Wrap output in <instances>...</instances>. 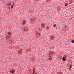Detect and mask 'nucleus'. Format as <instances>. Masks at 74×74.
<instances>
[{
  "label": "nucleus",
  "mask_w": 74,
  "mask_h": 74,
  "mask_svg": "<svg viewBox=\"0 0 74 74\" xmlns=\"http://www.w3.org/2000/svg\"><path fill=\"white\" fill-rule=\"evenodd\" d=\"M15 72V71L14 70H12L10 71V73H14Z\"/></svg>",
  "instance_id": "f257e3e1"
},
{
  "label": "nucleus",
  "mask_w": 74,
  "mask_h": 74,
  "mask_svg": "<svg viewBox=\"0 0 74 74\" xmlns=\"http://www.w3.org/2000/svg\"><path fill=\"white\" fill-rule=\"evenodd\" d=\"M41 26L42 27H45V25H44V24H42V25H41Z\"/></svg>",
  "instance_id": "f03ea898"
},
{
  "label": "nucleus",
  "mask_w": 74,
  "mask_h": 74,
  "mask_svg": "<svg viewBox=\"0 0 74 74\" xmlns=\"http://www.w3.org/2000/svg\"><path fill=\"white\" fill-rule=\"evenodd\" d=\"M62 60L63 61H65V60H66V58L64 57H63L62 58Z\"/></svg>",
  "instance_id": "7ed1b4c3"
},
{
  "label": "nucleus",
  "mask_w": 74,
  "mask_h": 74,
  "mask_svg": "<svg viewBox=\"0 0 74 74\" xmlns=\"http://www.w3.org/2000/svg\"><path fill=\"white\" fill-rule=\"evenodd\" d=\"M25 22H26V21L24 20L23 22V24L24 25L25 23Z\"/></svg>",
  "instance_id": "20e7f679"
},
{
  "label": "nucleus",
  "mask_w": 74,
  "mask_h": 74,
  "mask_svg": "<svg viewBox=\"0 0 74 74\" xmlns=\"http://www.w3.org/2000/svg\"><path fill=\"white\" fill-rule=\"evenodd\" d=\"M47 29V30H48L49 29V26H48L46 28Z\"/></svg>",
  "instance_id": "39448f33"
},
{
  "label": "nucleus",
  "mask_w": 74,
  "mask_h": 74,
  "mask_svg": "<svg viewBox=\"0 0 74 74\" xmlns=\"http://www.w3.org/2000/svg\"><path fill=\"white\" fill-rule=\"evenodd\" d=\"M11 8H13V7H14V6H13V5H12L11 6Z\"/></svg>",
  "instance_id": "423d86ee"
},
{
  "label": "nucleus",
  "mask_w": 74,
  "mask_h": 74,
  "mask_svg": "<svg viewBox=\"0 0 74 74\" xmlns=\"http://www.w3.org/2000/svg\"><path fill=\"white\" fill-rule=\"evenodd\" d=\"M71 41L72 42H73V43L74 42V40H71Z\"/></svg>",
  "instance_id": "0eeeda50"
},
{
  "label": "nucleus",
  "mask_w": 74,
  "mask_h": 74,
  "mask_svg": "<svg viewBox=\"0 0 74 74\" xmlns=\"http://www.w3.org/2000/svg\"><path fill=\"white\" fill-rule=\"evenodd\" d=\"M8 34H9V35H11V32H8Z\"/></svg>",
  "instance_id": "6e6552de"
},
{
  "label": "nucleus",
  "mask_w": 74,
  "mask_h": 74,
  "mask_svg": "<svg viewBox=\"0 0 74 74\" xmlns=\"http://www.w3.org/2000/svg\"><path fill=\"white\" fill-rule=\"evenodd\" d=\"M53 26V27H56V25L54 24Z\"/></svg>",
  "instance_id": "1a4fd4ad"
},
{
  "label": "nucleus",
  "mask_w": 74,
  "mask_h": 74,
  "mask_svg": "<svg viewBox=\"0 0 74 74\" xmlns=\"http://www.w3.org/2000/svg\"><path fill=\"white\" fill-rule=\"evenodd\" d=\"M65 6H67V3H65Z\"/></svg>",
  "instance_id": "9d476101"
},
{
  "label": "nucleus",
  "mask_w": 74,
  "mask_h": 74,
  "mask_svg": "<svg viewBox=\"0 0 74 74\" xmlns=\"http://www.w3.org/2000/svg\"><path fill=\"white\" fill-rule=\"evenodd\" d=\"M9 5H11V3H10L9 4Z\"/></svg>",
  "instance_id": "9b49d317"
},
{
  "label": "nucleus",
  "mask_w": 74,
  "mask_h": 74,
  "mask_svg": "<svg viewBox=\"0 0 74 74\" xmlns=\"http://www.w3.org/2000/svg\"><path fill=\"white\" fill-rule=\"evenodd\" d=\"M72 67V66H71V65H70V68Z\"/></svg>",
  "instance_id": "f8f14e48"
},
{
  "label": "nucleus",
  "mask_w": 74,
  "mask_h": 74,
  "mask_svg": "<svg viewBox=\"0 0 74 74\" xmlns=\"http://www.w3.org/2000/svg\"><path fill=\"white\" fill-rule=\"evenodd\" d=\"M33 71L34 72L35 71V70L34 69H33Z\"/></svg>",
  "instance_id": "ddd939ff"
},
{
  "label": "nucleus",
  "mask_w": 74,
  "mask_h": 74,
  "mask_svg": "<svg viewBox=\"0 0 74 74\" xmlns=\"http://www.w3.org/2000/svg\"><path fill=\"white\" fill-rule=\"evenodd\" d=\"M24 31H25L26 30V29H24Z\"/></svg>",
  "instance_id": "4468645a"
},
{
  "label": "nucleus",
  "mask_w": 74,
  "mask_h": 74,
  "mask_svg": "<svg viewBox=\"0 0 74 74\" xmlns=\"http://www.w3.org/2000/svg\"><path fill=\"white\" fill-rule=\"evenodd\" d=\"M51 59H51V58H50V59H49V60H51Z\"/></svg>",
  "instance_id": "2eb2a0df"
},
{
  "label": "nucleus",
  "mask_w": 74,
  "mask_h": 74,
  "mask_svg": "<svg viewBox=\"0 0 74 74\" xmlns=\"http://www.w3.org/2000/svg\"><path fill=\"white\" fill-rule=\"evenodd\" d=\"M13 4L14 5V4H15V3H13Z\"/></svg>",
  "instance_id": "dca6fc26"
},
{
  "label": "nucleus",
  "mask_w": 74,
  "mask_h": 74,
  "mask_svg": "<svg viewBox=\"0 0 74 74\" xmlns=\"http://www.w3.org/2000/svg\"><path fill=\"white\" fill-rule=\"evenodd\" d=\"M35 74H37V73H36Z\"/></svg>",
  "instance_id": "f3484780"
}]
</instances>
